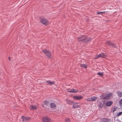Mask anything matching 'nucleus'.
<instances>
[{
	"instance_id": "obj_1",
	"label": "nucleus",
	"mask_w": 122,
	"mask_h": 122,
	"mask_svg": "<svg viewBox=\"0 0 122 122\" xmlns=\"http://www.w3.org/2000/svg\"><path fill=\"white\" fill-rule=\"evenodd\" d=\"M77 39L79 42L87 43L91 41V38L86 36L82 35L77 37Z\"/></svg>"
},
{
	"instance_id": "obj_2",
	"label": "nucleus",
	"mask_w": 122,
	"mask_h": 122,
	"mask_svg": "<svg viewBox=\"0 0 122 122\" xmlns=\"http://www.w3.org/2000/svg\"><path fill=\"white\" fill-rule=\"evenodd\" d=\"M113 94L110 93L107 94L105 93H102L100 96V98L101 100L105 99L108 100L112 95Z\"/></svg>"
},
{
	"instance_id": "obj_3",
	"label": "nucleus",
	"mask_w": 122,
	"mask_h": 122,
	"mask_svg": "<svg viewBox=\"0 0 122 122\" xmlns=\"http://www.w3.org/2000/svg\"><path fill=\"white\" fill-rule=\"evenodd\" d=\"M42 52L45 54L49 58L51 57V54L50 52L48 50H44L42 51Z\"/></svg>"
},
{
	"instance_id": "obj_4",
	"label": "nucleus",
	"mask_w": 122,
	"mask_h": 122,
	"mask_svg": "<svg viewBox=\"0 0 122 122\" xmlns=\"http://www.w3.org/2000/svg\"><path fill=\"white\" fill-rule=\"evenodd\" d=\"M107 55L105 53H101L98 55L97 56L95 57L94 59H97L99 58H105L107 57Z\"/></svg>"
},
{
	"instance_id": "obj_5",
	"label": "nucleus",
	"mask_w": 122,
	"mask_h": 122,
	"mask_svg": "<svg viewBox=\"0 0 122 122\" xmlns=\"http://www.w3.org/2000/svg\"><path fill=\"white\" fill-rule=\"evenodd\" d=\"M106 44L110 47H113L115 48L117 47V46L114 43L111 42L110 41H107L106 42Z\"/></svg>"
},
{
	"instance_id": "obj_6",
	"label": "nucleus",
	"mask_w": 122,
	"mask_h": 122,
	"mask_svg": "<svg viewBox=\"0 0 122 122\" xmlns=\"http://www.w3.org/2000/svg\"><path fill=\"white\" fill-rule=\"evenodd\" d=\"M21 118L23 122H29L30 120L31 119V118L30 117H24L23 116H22Z\"/></svg>"
},
{
	"instance_id": "obj_7",
	"label": "nucleus",
	"mask_w": 122,
	"mask_h": 122,
	"mask_svg": "<svg viewBox=\"0 0 122 122\" xmlns=\"http://www.w3.org/2000/svg\"><path fill=\"white\" fill-rule=\"evenodd\" d=\"M40 22L44 25H46L48 24V22L46 19L42 18L40 19Z\"/></svg>"
},
{
	"instance_id": "obj_8",
	"label": "nucleus",
	"mask_w": 122,
	"mask_h": 122,
	"mask_svg": "<svg viewBox=\"0 0 122 122\" xmlns=\"http://www.w3.org/2000/svg\"><path fill=\"white\" fill-rule=\"evenodd\" d=\"M97 119L100 120L102 122H110L111 121V120L108 118H99Z\"/></svg>"
},
{
	"instance_id": "obj_9",
	"label": "nucleus",
	"mask_w": 122,
	"mask_h": 122,
	"mask_svg": "<svg viewBox=\"0 0 122 122\" xmlns=\"http://www.w3.org/2000/svg\"><path fill=\"white\" fill-rule=\"evenodd\" d=\"M97 99V97L94 96L90 98H87L86 100L88 101H95Z\"/></svg>"
},
{
	"instance_id": "obj_10",
	"label": "nucleus",
	"mask_w": 122,
	"mask_h": 122,
	"mask_svg": "<svg viewBox=\"0 0 122 122\" xmlns=\"http://www.w3.org/2000/svg\"><path fill=\"white\" fill-rule=\"evenodd\" d=\"M43 122H51V120L47 117H44L42 119Z\"/></svg>"
},
{
	"instance_id": "obj_11",
	"label": "nucleus",
	"mask_w": 122,
	"mask_h": 122,
	"mask_svg": "<svg viewBox=\"0 0 122 122\" xmlns=\"http://www.w3.org/2000/svg\"><path fill=\"white\" fill-rule=\"evenodd\" d=\"M83 97L81 96H73V98L75 100H79L82 99Z\"/></svg>"
},
{
	"instance_id": "obj_12",
	"label": "nucleus",
	"mask_w": 122,
	"mask_h": 122,
	"mask_svg": "<svg viewBox=\"0 0 122 122\" xmlns=\"http://www.w3.org/2000/svg\"><path fill=\"white\" fill-rule=\"evenodd\" d=\"M50 108L53 109H55L56 108V105L54 102H51L50 104Z\"/></svg>"
},
{
	"instance_id": "obj_13",
	"label": "nucleus",
	"mask_w": 122,
	"mask_h": 122,
	"mask_svg": "<svg viewBox=\"0 0 122 122\" xmlns=\"http://www.w3.org/2000/svg\"><path fill=\"white\" fill-rule=\"evenodd\" d=\"M113 103V102L112 101L107 102L106 103V105L107 107L110 106Z\"/></svg>"
},
{
	"instance_id": "obj_14",
	"label": "nucleus",
	"mask_w": 122,
	"mask_h": 122,
	"mask_svg": "<svg viewBox=\"0 0 122 122\" xmlns=\"http://www.w3.org/2000/svg\"><path fill=\"white\" fill-rule=\"evenodd\" d=\"M103 105L102 104V102H99L98 103V106L99 107V109H100L102 108L103 107Z\"/></svg>"
},
{
	"instance_id": "obj_15",
	"label": "nucleus",
	"mask_w": 122,
	"mask_h": 122,
	"mask_svg": "<svg viewBox=\"0 0 122 122\" xmlns=\"http://www.w3.org/2000/svg\"><path fill=\"white\" fill-rule=\"evenodd\" d=\"M30 108V110H36L37 109V107L35 106L31 105Z\"/></svg>"
},
{
	"instance_id": "obj_16",
	"label": "nucleus",
	"mask_w": 122,
	"mask_h": 122,
	"mask_svg": "<svg viewBox=\"0 0 122 122\" xmlns=\"http://www.w3.org/2000/svg\"><path fill=\"white\" fill-rule=\"evenodd\" d=\"M46 82L50 85H53L54 84V81H51L50 80L47 81H46Z\"/></svg>"
},
{
	"instance_id": "obj_17",
	"label": "nucleus",
	"mask_w": 122,
	"mask_h": 122,
	"mask_svg": "<svg viewBox=\"0 0 122 122\" xmlns=\"http://www.w3.org/2000/svg\"><path fill=\"white\" fill-rule=\"evenodd\" d=\"M117 93L119 97H122V92L118 91L117 92Z\"/></svg>"
},
{
	"instance_id": "obj_18",
	"label": "nucleus",
	"mask_w": 122,
	"mask_h": 122,
	"mask_svg": "<svg viewBox=\"0 0 122 122\" xmlns=\"http://www.w3.org/2000/svg\"><path fill=\"white\" fill-rule=\"evenodd\" d=\"M66 101L68 104L70 105L72 104L74 102H71L70 100H68L67 99H66Z\"/></svg>"
},
{
	"instance_id": "obj_19",
	"label": "nucleus",
	"mask_w": 122,
	"mask_h": 122,
	"mask_svg": "<svg viewBox=\"0 0 122 122\" xmlns=\"http://www.w3.org/2000/svg\"><path fill=\"white\" fill-rule=\"evenodd\" d=\"M68 92H77V91L74 89H71L70 91H69Z\"/></svg>"
},
{
	"instance_id": "obj_20",
	"label": "nucleus",
	"mask_w": 122,
	"mask_h": 122,
	"mask_svg": "<svg viewBox=\"0 0 122 122\" xmlns=\"http://www.w3.org/2000/svg\"><path fill=\"white\" fill-rule=\"evenodd\" d=\"M103 72H99L97 73V74L99 75V76L102 77L103 76Z\"/></svg>"
},
{
	"instance_id": "obj_21",
	"label": "nucleus",
	"mask_w": 122,
	"mask_h": 122,
	"mask_svg": "<svg viewBox=\"0 0 122 122\" xmlns=\"http://www.w3.org/2000/svg\"><path fill=\"white\" fill-rule=\"evenodd\" d=\"M64 120L65 122H70L71 121L70 119L68 118H65Z\"/></svg>"
},
{
	"instance_id": "obj_22",
	"label": "nucleus",
	"mask_w": 122,
	"mask_h": 122,
	"mask_svg": "<svg viewBox=\"0 0 122 122\" xmlns=\"http://www.w3.org/2000/svg\"><path fill=\"white\" fill-rule=\"evenodd\" d=\"M80 66L81 67H83L85 68L87 67V65L84 64H81L80 65Z\"/></svg>"
},
{
	"instance_id": "obj_23",
	"label": "nucleus",
	"mask_w": 122,
	"mask_h": 122,
	"mask_svg": "<svg viewBox=\"0 0 122 122\" xmlns=\"http://www.w3.org/2000/svg\"><path fill=\"white\" fill-rule=\"evenodd\" d=\"M44 103L45 105H47L48 104L49 102L46 100L44 101Z\"/></svg>"
},
{
	"instance_id": "obj_24",
	"label": "nucleus",
	"mask_w": 122,
	"mask_h": 122,
	"mask_svg": "<svg viewBox=\"0 0 122 122\" xmlns=\"http://www.w3.org/2000/svg\"><path fill=\"white\" fill-rule=\"evenodd\" d=\"M119 104L120 106H122V99L120 100L119 101Z\"/></svg>"
},
{
	"instance_id": "obj_25",
	"label": "nucleus",
	"mask_w": 122,
	"mask_h": 122,
	"mask_svg": "<svg viewBox=\"0 0 122 122\" xmlns=\"http://www.w3.org/2000/svg\"><path fill=\"white\" fill-rule=\"evenodd\" d=\"M73 106L72 107L74 109H75L76 108V105L75 104V103L73 102Z\"/></svg>"
},
{
	"instance_id": "obj_26",
	"label": "nucleus",
	"mask_w": 122,
	"mask_h": 122,
	"mask_svg": "<svg viewBox=\"0 0 122 122\" xmlns=\"http://www.w3.org/2000/svg\"><path fill=\"white\" fill-rule=\"evenodd\" d=\"M105 12H97V14L98 15L101 14V15H102L103 14V13H105Z\"/></svg>"
},
{
	"instance_id": "obj_27",
	"label": "nucleus",
	"mask_w": 122,
	"mask_h": 122,
	"mask_svg": "<svg viewBox=\"0 0 122 122\" xmlns=\"http://www.w3.org/2000/svg\"><path fill=\"white\" fill-rule=\"evenodd\" d=\"M122 114V112H119L118 114H117V116H119L121 115Z\"/></svg>"
},
{
	"instance_id": "obj_28",
	"label": "nucleus",
	"mask_w": 122,
	"mask_h": 122,
	"mask_svg": "<svg viewBox=\"0 0 122 122\" xmlns=\"http://www.w3.org/2000/svg\"><path fill=\"white\" fill-rule=\"evenodd\" d=\"M117 108V107H116L115 108H113L114 109L113 110V112H114L115 111H116Z\"/></svg>"
},
{
	"instance_id": "obj_29",
	"label": "nucleus",
	"mask_w": 122,
	"mask_h": 122,
	"mask_svg": "<svg viewBox=\"0 0 122 122\" xmlns=\"http://www.w3.org/2000/svg\"><path fill=\"white\" fill-rule=\"evenodd\" d=\"M89 19L88 18H87L86 19V21L87 22H88V21H89Z\"/></svg>"
},
{
	"instance_id": "obj_30",
	"label": "nucleus",
	"mask_w": 122,
	"mask_h": 122,
	"mask_svg": "<svg viewBox=\"0 0 122 122\" xmlns=\"http://www.w3.org/2000/svg\"><path fill=\"white\" fill-rule=\"evenodd\" d=\"M80 107V106L79 105H77L76 106V108L79 107Z\"/></svg>"
},
{
	"instance_id": "obj_31",
	"label": "nucleus",
	"mask_w": 122,
	"mask_h": 122,
	"mask_svg": "<svg viewBox=\"0 0 122 122\" xmlns=\"http://www.w3.org/2000/svg\"><path fill=\"white\" fill-rule=\"evenodd\" d=\"M42 107H44V105L43 104H42Z\"/></svg>"
},
{
	"instance_id": "obj_32",
	"label": "nucleus",
	"mask_w": 122,
	"mask_h": 122,
	"mask_svg": "<svg viewBox=\"0 0 122 122\" xmlns=\"http://www.w3.org/2000/svg\"><path fill=\"white\" fill-rule=\"evenodd\" d=\"M9 60H11V58H10V57H9Z\"/></svg>"
},
{
	"instance_id": "obj_33",
	"label": "nucleus",
	"mask_w": 122,
	"mask_h": 122,
	"mask_svg": "<svg viewBox=\"0 0 122 122\" xmlns=\"http://www.w3.org/2000/svg\"><path fill=\"white\" fill-rule=\"evenodd\" d=\"M78 102H76L75 103V104H78Z\"/></svg>"
}]
</instances>
